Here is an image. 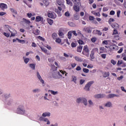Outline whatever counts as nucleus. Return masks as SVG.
<instances>
[{
    "label": "nucleus",
    "instance_id": "obj_46",
    "mask_svg": "<svg viewBox=\"0 0 126 126\" xmlns=\"http://www.w3.org/2000/svg\"><path fill=\"white\" fill-rule=\"evenodd\" d=\"M108 10H109V8H108V7H104L102 9V11H103V12L108 11Z\"/></svg>",
    "mask_w": 126,
    "mask_h": 126
},
{
    "label": "nucleus",
    "instance_id": "obj_54",
    "mask_svg": "<svg viewBox=\"0 0 126 126\" xmlns=\"http://www.w3.org/2000/svg\"><path fill=\"white\" fill-rule=\"evenodd\" d=\"M3 35H4V36H5V37H7V38H8V37L10 36V34L7 33L6 32H3Z\"/></svg>",
    "mask_w": 126,
    "mask_h": 126
},
{
    "label": "nucleus",
    "instance_id": "obj_23",
    "mask_svg": "<svg viewBox=\"0 0 126 126\" xmlns=\"http://www.w3.org/2000/svg\"><path fill=\"white\" fill-rule=\"evenodd\" d=\"M66 0V3L67 4H68L70 6H72V5H73V3H72V2H71L70 0Z\"/></svg>",
    "mask_w": 126,
    "mask_h": 126
},
{
    "label": "nucleus",
    "instance_id": "obj_40",
    "mask_svg": "<svg viewBox=\"0 0 126 126\" xmlns=\"http://www.w3.org/2000/svg\"><path fill=\"white\" fill-rule=\"evenodd\" d=\"M51 68H52V70H53V71H55L57 70L58 67H56V66H55V65H52L51 66Z\"/></svg>",
    "mask_w": 126,
    "mask_h": 126
},
{
    "label": "nucleus",
    "instance_id": "obj_38",
    "mask_svg": "<svg viewBox=\"0 0 126 126\" xmlns=\"http://www.w3.org/2000/svg\"><path fill=\"white\" fill-rule=\"evenodd\" d=\"M74 19H75V20H78L79 19V15L77 14H74Z\"/></svg>",
    "mask_w": 126,
    "mask_h": 126
},
{
    "label": "nucleus",
    "instance_id": "obj_14",
    "mask_svg": "<svg viewBox=\"0 0 126 126\" xmlns=\"http://www.w3.org/2000/svg\"><path fill=\"white\" fill-rule=\"evenodd\" d=\"M73 9L76 11V12H78L80 10V8H79V6L77 5H75L73 6Z\"/></svg>",
    "mask_w": 126,
    "mask_h": 126
},
{
    "label": "nucleus",
    "instance_id": "obj_57",
    "mask_svg": "<svg viewBox=\"0 0 126 126\" xmlns=\"http://www.w3.org/2000/svg\"><path fill=\"white\" fill-rule=\"evenodd\" d=\"M95 19V18L94 16H90L89 17V20H91V21H92V20H94Z\"/></svg>",
    "mask_w": 126,
    "mask_h": 126
},
{
    "label": "nucleus",
    "instance_id": "obj_53",
    "mask_svg": "<svg viewBox=\"0 0 126 126\" xmlns=\"http://www.w3.org/2000/svg\"><path fill=\"white\" fill-rule=\"evenodd\" d=\"M96 32L99 36H101V35H102V32L100 31L96 30Z\"/></svg>",
    "mask_w": 126,
    "mask_h": 126
},
{
    "label": "nucleus",
    "instance_id": "obj_11",
    "mask_svg": "<svg viewBox=\"0 0 126 126\" xmlns=\"http://www.w3.org/2000/svg\"><path fill=\"white\" fill-rule=\"evenodd\" d=\"M111 27L114 28V29H119L120 27L119 26V24L117 23H114L111 25Z\"/></svg>",
    "mask_w": 126,
    "mask_h": 126
},
{
    "label": "nucleus",
    "instance_id": "obj_22",
    "mask_svg": "<svg viewBox=\"0 0 126 126\" xmlns=\"http://www.w3.org/2000/svg\"><path fill=\"white\" fill-rule=\"evenodd\" d=\"M92 13L94 15H95L96 16H98V17H100V16H101V14H100V12L96 13V12L93 11H92Z\"/></svg>",
    "mask_w": 126,
    "mask_h": 126
},
{
    "label": "nucleus",
    "instance_id": "obj_28",
    "mask_svg": "<svg viewBox=\"0 0 126 126\" xmlns=\"http://www.w3.org/2000/svg\"><path fill=\"white\" fill-rule=\"evenodd\" d=\"M36 66V64L34 63L30 64V67L32 68V69L35 70V67Z\"/></svg>",
    "mask_w": 126,
    "mask_h": 126
},
{
    "label": "nucleus",
    "instance_id": "obj_17",
    "mask_svg": "<svg viewBox=\"0 0 126 126\" xmlns=\"http://www.w3.org/2000/svg\"><path fill=\"white\" fill-rule=\"evenodd\" d=\"M83 48V46L81 45L78 46L77 48V52H78V53H81Z\"/></svg>",
    "mask_w": 126,
    "mask_h": 126
},
{
    "label": "nucleus",
    "instance_id": "obj_30",
    "mask_svg": "<svg viewBox=\"0 0 126 126\" xmlns=\"http://www.w3.org/2000/svg\"><path fill=\"white\" fill-rule=\"evenodd\" d=\"M68 24L69 26H71V27H74L75 26V24L72 22H68Z\"/></svg>",
    "mask_w": 126,
    "mask_h": 126
},
{
    "label": "nucleus",
    "instance_id": "obj_61",
    "mask_svg": "<svg viewBox=\"0 0 126 126\" xmlns=\"http://www.w3.org/2000/svg\"><path fill=\"white\" fill-rule=\"evenodd\" d=\"M103 45H108V40H104L102 41Z\"/></svg>",
    "mask_w": 126,
    "mask_h": 126
},
{
    "label": "nucleus",
    "instance_id": "obj_55",
    "mask_svg": "<svg viewBox=\"0 0 126 126\" xmlns=\"http://www.w3.org/2000/svg\"><path fill=\"white\" fill-rule=\"evenodd\" d=\"M115 11L111 10L109 14H110V15H115Z\"/></svg>",
    "mask_w": 126,
    "mask_h": 126
},
{
    "label": "nucleus",
    "instance_id": "obj_39",
    "mask_svg": "<svg viewBox=\"0 0 126 126\" xmlns=\"http://www.w3.org/2000/svg\"><path fill=\"white\" fill-rule=\"evenodd\" d=\"M112 22H115V19L113 18H110L108 20V23L109 24H112Z\"/></svg>",
    "mask_w": 126,
    "mask_h": 126
},
{
    "label": "nucleus",
    "instance_id": "obj_35",
    "mask_svg": "<svg viewBox=\"0 0 126 126\" xmlns=\"http://www.w3.org/2000/svg\"><path fill=\"white\" fill-rule=\"evenodd\" d=\"M72 81L75 84H76V80H77V79L75 77V76H72Z\"/></svg>",
    "mask_w": 126,
    "mask_h": 126
},
{
    "label": "nucleus",
    "instance_id": "obj_48",
    "mask_svg": "<svg viewBox=\"0 0 126 126\" xmlns=\"http://www.w3.org/2000/svg\"><path fill=\"white\" fill-rule=\"evenodd\" d=\"M78 43L79 44V45H84V42H83L82 40H79L78 41Z\"/></svg>",
    "mask_w": 126,
    "mask_h": 126
},
{
    "label": "nucleus",
    "instance_id": "obj_59",
    "mask_svg": "<svg viewBox=\"0 0 126 126\" xmlns=\"http://www.w3.org/2000/svg\"><path fill=\"white\" fill-rule=\"evenodd\" d=\"M123 63V61H118L117 63V65H121V64H122Z\"/></svg>",
    "mask_w": 126,
    "mask_h": 126
},
{
    "label": "nucleus",
    "instance_id": "obj_33",
    "mask_svg": "<svg viewBox=\"0 0 126 126\" xmlns=\"http://www.w3.org/2000/svg\"><path fill=\"white\" fill-rule=\"evenodd\" d=\"M52 38L54 39V40H56L57 38V37L58 36V34L56 33H53L52 35Z\"/></svg>",
    "mask_w": 126,
    "mask_h": 126
},
{
    "label": "nucleus",
    "instance_id": "obj_18",
    "mask_svg": "<svg viewBox=\"0 0 126 126\" xmlns=\"http://www.w3.org/2000/svg\"><path fill=\"white\" fill-rule=\"evenodd\" d=\"M74 59L76 62H79L81 63V62H83V59L78 57V56H76L74 57Z\"/></svg>",
    "mask_w": 126,
    "mask_h": 126
},
{
    "label": "nucleus",
    "instance_id": "obj_60",
    "mask_svg": "<svg viewBox=\"0 0 126 126\" xmlns=\"http://www.w3.org/2000/svg\"><path fill=\"white\" fill-rule=\"evenodd\" d=\"M111 63H112V64H114V65H115L117 63V62L116 61H115V60H112L111 61Z\"/></svg>",
    "mask_w": 126,
    "mask_h": 126
},
{
    "label": "nucleus",
    "instance_id": "obj_2",
    "mask_svg": "<svg viewBox=\"0 0 126 126\" xmlns=\"http://www.w3.org/2000/svg\"><path fill=\"white\" fill-rule=\"evenodd\" d=\"M82 54L84 56H86V57H89V49H88V46L85 45L84 46Z\"/></svg>",
    "mask_w": 126,
    "mask_h": 126
},
{
    "label": "nucleus",
    "instance_id": "obj_47",
    "mask_svg": "<svg viewBox=\"0 0 126 126\" xmlns=\"http://www.w3.org/2000/svg\"><path fill=\"white\" fill-rule=\"evenodd\" d=\"M50 92L52 95H57V94H58V92H55L53 90H51Z\"/></svg>",
    "mask_w": 126,
    "mask_h": 126
},
{
    "label": "nucleus",
    "instance_id": "obj_8",
    "mask_svg": "<svg viewBox=\"0 0 126 126\" xmlns=\"http://www.w3.org/2000/svg\"><path fill=\"white\" fill-rule=\"evenodd\" d=\"M0 8L2 10H4V9L7 8V5L3 3H0Z\"/></svg>",
    "mask_w": 126,
    "mask_h": 126
},
{
    "label": "nucleus",
    "instance_id": "obj_25",
    "mask_svg": "<svg viewBox=\"0 0 126 126\" xmlns=\"http://www.w3.org/2000/svg\"><path fill=\"white\" fill-rule=\"evenodd\" d=\"M50 116H51V113H50V112H45L42 114V117H50Z\"/></svg>",
    "mask_w": 126,
    "mask_h": 126
},
{
    "label": "nucleus",
    "instance_id": "obj_5",
    "mask_svg": "<svg viewBox=\"0 0 126 126\" xmlns=\"http://www.w3.org/2000/svg\"><path fill=\"white\" fill-rule=\"evenodd\" d=\"M55 15H56V13H55L54 12L48 11L47 12V16L50 18L55 19L56 18V17H55Z\"/></svg>",
    "mask_w": 126,
    "mask_h": 126
},
{
    "label": "nucleus",
    "instance_id": "obj_19",
    "mask_svg": "<svg viewBox=\"0 0 126 126\" xmlns=\"http://www.w3.org/2000/svg\"><path fill=\"white\" fill-rule=\"evenodd\" d=\"M11 32V36L10 37H14L16 34H17V32H16V30H14L12 32Z\"/></svg>",
    "mask_w": 126,
    "mask_h": 126
},
{
    "label": "nucleus",
    "instance_id": "obj_3",
    "mask_svg": "<svg viewBox=\"0 0 126 126\" xmlns=\"http://www.w3.org/2000/svg\"><path fill=\"white\" fill-rule=\"evenodd\" d=\"M94 83V81H91L88 82L84 88V90L86 91H90V87L92 86V84Z\"/></svg>",
    "mask_w": 126,
    "mask_h": 126
},
{
    "label": "nucleus",
    "instance_id": "obj_7",
    "mask_svg": "<svg viewBox=\"0 0 126 126\" xmlns=\"http://www.w3.org/2000/svg\"><path fill=\"white\" fill-rule=\"evenodd\" d=\"M106 95L105 94H97L94 95V97H95L96 99H100L101 98H105V96Z\"/></svg>",
    "mask_w": 126,
    "mask_h": 126
},
{
    "label": "nucleus",
    "instance_id": "obj_31",
    "mask_svg": "<svg viewBox=\"0 0 126 126\" xmlns=\"http://www.w3.org/2000/svg\"><path fill=\"white\" fill-rule=\"evenodd\" d=\"M68 38L69 39H71V36H72V32H69L67 34Z\"/></svg>",
    "mask_w": 126,
    "mask_h": 126
},
{
    "label": "nucleus",
    "instance_id": "obj_44",
    "mask_svg": "<svg viewBox=\"0 0 126 126\" xmlns=\"http://www.w3.org/2000/svg\"><path fill=\"white\" fill-rule=\"evenodd\" d=\"M117 30V29H114L113 30V35H117V34H119V32H118V30Z\"/></svg>",
    "mask_w": 126,
    "mask_h": 126
},
{
    "label": "nucleus",
    "instance_id": "obj_24",
    "mask_svg": "<svg viewBox=\"0 0 126 126\" xmlns=\"http://www.w3.org/2000/svg\"><path fill=\"white\" fill-rule=\"evenodd\" d=\"M40 48L42 52H44V53H45V54H47V55H49V54H48V50L42 47H40Z\"/></svg>",
    "mask_w": 126,
    "mask_h": 126
},
{
    "label": "nucleus",
    "instance_id": "obj_32",
    "mask_svg": "<svg viewBox=\"0 0 126 126\" xmlns=\"http://www.w3.org/2000/svg\"><path fill=\"white\" fill-rule=\"evenodd\" d=\"M76 46H77V43L76 42H72L71 44V47H72V48H75Z\"/></svg>",
    "mask_w": 126,
    "mask_h": 126
},
{
    "label": "nucleus",
    "instance_id": "obj_37",
    "mask_svg": "<svg viewBox=\"0 0 126 126\" xmlns=\"http://www.w3.org/2000/svg\"><path fill=\"white\" fill-rule=\"evenodd\" d=\"M10 9L11 12H13L14 14H17V11L16 10H15L14 8H10Z\"/></svg>",
    "mask_w": 126,
    "mask_h": 126
},
{
    "label": "nucleus",
    "instance_id": "obj_41",
    "mask_svg": "<svg viewBox=\"0 0 126 126\" xmlns=\"http://www.w3.org/2000/svg\"><path fill=\"white\" fill-rule=\"evenodd\" d=\"M37 38L39 39V40H40V41H42V42L45 41V38H44V37H43L40 35L37 36Z\"/></svg>",
    "mask_w": 126,
    "mask_h": 126
},
{
    "label": "nucleus",
    "instance_id": "obj_6",
    "mask_svg": "<svg viewBox=\"0 0 126 126\" xmlns=\"http://www.w3.org/2000/svg\"><path fill=\"white\" fill-rule=\"evenodd\" d=\"M104 53H107V49L105 48L104 47H100L98 54H104Z\"/></svg>",
    "mask_w": 126,
    "mask_h": 126
},
{
    "label": "nucleus",
    "instance_id": "obj_20",
    "mask_svg": "<svg viewBox=\"0 0 126 126\" xmlns=\"http://www.w3.org/2000/svg\"><path fill=\"white\" fill-rule=\"evenodd\" d=\"M84 31H85V32H87V33H92V32L89 28H84Z\"/></svg>",
    "mask_w": 126,
    "mask_h": 126
},
{
    "label": "nucleus",
    "instance_id": "obj_36",
    "mask_svg": "<svg viewBox=\"0 0 126 126\" xmlns=\"http://www.w3.org/2000/svg\"><path fill=\"white\" fill-rule=\"evenodd\" d=\"M55 41L56 43H58L59 44H61L62 43V39L60 38L59 37L56 39Z\"/></svg>",
    "mask_w": 126,
    "mask_h": 126
},
{
    "label": "nucleus",
    "instance_id": "obj_4",
    "mask_svg": "<svg viewBox=\"0 0 126 126\" xmlns=\"http://www.w3.org/2000/svg\"><path fill=\"white\" fill-rule=\"evenodd\" d=\"M77 103H83L85 106H87V99L84 97H80L77 99Z\"/></svg>",
    "mask_w": 126,
    "mask_h": 126
},
{
    "label": "nucleus",
    "instance_id": "obj_42",
    "mask_svg": "<svg viewBox=\"0 0 126 126\" xmlns=\"http://www.w3.org/2000/svg\"><path fill=\"white\" fill-rule=\"evenodd\" d=\"M83 71L85 72V73H88L89 72V69L86 68H84L83 69Z\"/></svg>",
    "mask_w": 126,
    "mask_h": 126
},
{
    "label": "nucleus",
    "instance_id": "obj_50",
    "mask_svg": "<svg viewBox=\"0 0 126 126\" xmlns=\"http://www.w3.org/2000/svg\"><path fill=\"white\" fill-rule=\"evenodd\" d=\"M27 15L28 17H29V18H31V17H32V16H33V15L31 13H28L27 14Z\"/></svg>",
    "mask_w": 126,
    "mask_h": 126
},
{
    "label": "nucleus",
    "instance_id": "obj_15",
    "mask_svg": "<svg viewBox=\"0 0 126 126\" xmlns=\"http://www.w3.org/2000/svg\"><path fill=\"white\" fill-rule=\"evenodd\" d=\"M102 75L105 78H106V77L110 76V72H102Z\"/></svg>",
    "mask_w": 126,
    "mask_h": 126
},
{
    "label": "nucleus",
    "instance_id": "obj_27",
    "mask_svg": "<svg viewBox=\"0 0 126 126\" xmlns=\"http://www.w3.org/2000/svg\"><path fill=\"white\" fill-rule=\"evenodd\" d=\"M94 55H95V53H94V51H91V54H90V58L91 59H95V57L94 56Z\"/></svg>",
    "mask_w": 126,
    "mask_h": 126
},
{
    "label": "nucleus",
    "instance_id": "obj_16",
    "mask_svg": "<svg viewBox=\"0 0 126 126\" xmlns=\"http://www.w3.org/2000/svg\"><path fill=\"white\" fill-rule=\"evenodd\" d=\"M57 2L58 4H59V5H60V6L62 7V8H65V6L64 5V4L62 3V2L60 0H58Z\"/></svg>",
    "mask_w": 126,
    "mask_h": 126
},
{
    "label": "nucleus",
    "instance_id": "obj_1",
    "mask_svg": "<svg viewBox=\"0 0 126 126\" xmlns=\"http://www.w3.org/2000/svg\"><path fill=\"white\" fill-rule=\"evenodd\" d=\"M25 112L24 106L23 105H20L17 109V114H19V115H24Z\"/></svg>",
    "mask_w": 126,
    "mask_h": 126
},
{
    "label": "nucleus",
    "instance_id": "obj_64",
    "mask_svg": "<svg viewBox=\"0 0 126 126\" xmlns=\"http://www.w3.org/2000/svg\"><path fill=\"white\" fill-rule=\"evenodd\" d=\"M39 30H36L34 32V34L35 35H39Z\"/></svg>",
    "mask_w": 126,
    "mask_h": 126
},
{
    "label": "nucleus",
    "instance_id": "obj_49",
    "mask_svg": "<svg viewBox=\"0 0 126 126\" xmlns=\"http://www.w3.org/2000/svg\"><path fill=\"white\" fill-rule=\"evenodd\" d=\"M43 3H44L45 5L46 6V7H47V6H48V5H49V3H48V2H47V0H43Z\"/></svg>",
    "mask_w": 126,
    "mask_h": 126
},
{
    "label": "nucleus",
    "instance_id": "obj_10",
    "mask_svg": "<svg viewBox=\"0 0 126 126\" xmlns=\"http://www.w3.org/2000/svg\"><path fill=\"white\" fill-rule=\"evenodd\" d=\"M44 18L41 17V16H37L35 18V21L36 22H40V21H43Z\"/></svg>",
    "mask_w": 126,
    "mask_h": 126
},
{
    "label": "nucleus",
    "instance_id": "obj_62",
    "mask_svg": "<svg viewBox=\"0 0 126 126\" xmlns=\"http://www.w3.org/2000/svg\"><path fill=\"white\" fill-rule=\"evenodd\" d=\"M106 56H107V55H106V54H101V55H100V56L101 57V58L102 59H106Z\"/></svg>",
    "mask_w": 126,
    "mask_h": 126
},
{
    "label": "nucleus",
    "instance_id": "obj_26",
    "mask_svg": "<svg viewBox=\"0 0 126 126\" xmlns=\"http://www.w3.org/2000/svg\"><path fill=\"white\" fill-rule=\"evenodd\" d=\"M47 22L50 25H53V23H54V20H53L51 19H47Z\"/></svg>",
    "mask_w": 126,
    "mask_h": 126
},
{
    "label": "nucleus",
    "instance_id": "obj_56",
    "mask_svg": "<svg viewBox=\"0 0 126 126\" xmlns=\"http://www.w3.org/2000/svg\"><path fill=\"white\" fill-rule=\"evenodd\" d=\"M92 52H97L98 53V54H99V51L98 50V48H94L93 51H92Z\"/></svg>",
    "mask_w": 126,
    "mask_h": 126
},
{
    "label": "nucleus",
    "instance_id": "obj_51",
    "mask_svg": "<svg viewBox=\"0 0 126 126\" xmlns=\"http://www.w3.org/2000/svg\"><path fill=\"white\" fill-rule=\"evenodd\" d=\"M58 9H59V11H57V13H61V11H62V10L63 7H62V6H61V7L58 6Z\"/></svg>",
    "mask_w": 126,
    "mask_h": 126
},
{
    "label": "nucleus",
    "instance_id": "obj_43",
    "mask_svg": "<svg viewBox=\"0 0 126 126\" xmlns=\"http://www.w3.org/2000/svg\"><path fill=\"white\" fill-rule=\"evenodd\" d=\"M111 106H112V103H111V102H108L105 105V107H111Z\"/></svg>",
    "mask_w": 126,
    "mask_h": 126
},
{
    "label": "nucleus",
    "instance_id": "obj_45",
    "mask_svg": "<svg viewBox=\"0 0 126 126\" xmlns=\"http://www.w3.org/2000/svg\"><path fill=\"white\" fill-rule=\"evenodd\" d=\"M43 121L44 122H47V125H50V124H51V123L50 122V121H49V119H48L44 118L43 119Z\"/></svg>",
    "mask_w": 126,
    "mask_h": 126
},
{
    "label": "nucleus",
    "instance_id": "obj_34",
    "mask_svg": "<svg viewBox=\"0 0 126 126\" xmlns=\"http://www.w3.org/2000/svg\"><path fill=\"white\" fill-rule=\"evenodd\" d=\"M115 96H116L115 94H109L108 96H107V98L108 99L110 98H114V97H115Z\"/></svg>",
    "mask_w": 126,
    "mask_h": 126
},
{
    "label": "nucleus",
    "instance_id": "obj_29",
    "mask_svg": "<svg viewBox=\"0 0 126 126\" xmlns=\"http://www.w3.org/2000/svg\"><path fill=\"white\" fill-rule=\"evenodd\" d=\"M23 59H24V62L25 63H29V62L30 61V59L29 58L25 59V57H24Z\"/></svg>",
    "mask_w": 126,
    "mask_h": 126
},
{
    "label": "nucleus",
    "instance_id": "obj_13",
    "mask_svg": "<svg viewBox=\"0 0 126 126\" xmlns=\"http://www.w3.org/2000/svg\"><path fill=\"white\" fill-rule=\"evenodd\" d=\"M60 72L62 74V75L61 74ZM60 72H58L59 76H61V77L62 78H64V77H63V74H64V73H65V71H63V70H60Z\"/></svg>",
    "mask_w": 126,
    "mask_h": 126
},
{
    "label": "nucleus",
    "instance_id": "obj_9",
    "mask_svg": "<svg viewBox=\"0 0 126 126\" xmlns=\"http://www.w3.org/2000/svg\"><path fill=\"white\" fill-rule=\"evenodd\" d=\"M16 41H18V42L19 43H21V44H24V43H25V40H24L19 39V38L13 39V43H14V42H16Z\"/></svg>",
    "mask_w": 126,
    "mask_h": 126
},
{
    "label": "nucleus",
    "instance_id": "obj_21",
    "mask_svg": "<svg viewBox=\"0 0 126 126\" xmlns=\"http://www.w3.org/2000/svg\"><path fill=\"white\" fill-rule=\"evenodd\" d=\"M58 34L60 36V37H61V38H63L64 36V34H63V31H62V30H60L59 31H58Z\"/></svg>",
    "mask_w": 126,
    "mask_h": 126
},
{
    "label": "nucleus",
    "instance_id": "obj_52",
    "mask_svg": "<svg viewBox=\"0 0 126 126\" xmlns=\"http://www.w3.org/2000/svg\"><path fill=\"white\" fill-rule=\"evenodd\" d=\"M91 41L93 43H95V42L97 41V38H96V37H93L91 39Z\"/></svg>",
    "mask_w": 126,
    "mask_h": 126
},
{
    "label": "nucleus",
    "instance_id": "obj_63",
    "mask_svg": "<svg viewBox=\"0 0 126 126\" xmlns=\"http://www.w3.org/2000/svg\"><path fill=\"white\" fill-rule=\"evenodd\" d=\"M64 15L65 16H67V17H68L70 15V14L69 13V12H66L65 13H64Z\"/></svg>",
    "mask_w": 126,
    "mask_h": 126
},
{
    "label": "nucleus",
    "instance_id": "obj_58",
    "mask_svg": "<svg viewBox=\"0 0 126 126\" xmlns=\"http://www.w3.org/2000/svg\"><path fill=\"white\" fill-rule=\"evenodd\" d=\"M115 47V45H111L110 46V50H115V49H116V47Z\"/></svg>",
    "mask_w": 126,
    "mask_h": 126
},
{
    "label": "nucleus",
    "instance_id": "obj_12",
    "mask_svg": "<svg viewBox=\"0 0 126 126\" xmlns=\"http://www.w3.org/2000/svg\"><path fill=\"white\" fill-rule=\"evenodd\" d=\"M37 76L38 79L40 80V82L42 84H44V80L42 79V77H41V75L39 73V72H37Z\"/></svg>",
    "mask_w": 126,
    "mask_h": 126
}]
</instances>
